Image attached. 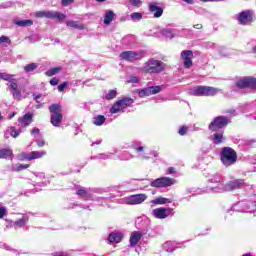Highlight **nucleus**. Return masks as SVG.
<instances>
[{"label":"nucleus","mask_w":256,"mask_h":256,"mask_svg":"<svg viewBox=\"0 0 256 256\" xmlns=\"http://www.w3.org/2000/svg\"><path fill=\"white\" fill-rule=\"evenodd\" d=\"M101 143H103L102 139H98L95 142H92L91 147H95V145H101Z\"/></svg>","instance_id":"obj_63"},{"label":"nucleus","mask_w":256,"mask_h":256,"mask_svg":"<svg viewBox=\"0 0 256 256\" xmlns=\"http://www.w3.org/2000/svg\"><path fill=\"white\" fill-rule=\"evenodd\" d=\"M76 195H78V197H82V199L93 198V194H91V190L86 188H79L76 192Z\"/></svg>","instance_id":"obj_27"},{"label":"nucleus","mask_w":256,"mask_h":256,"mask_svg":"<svg viewBox=\"0 0 256 256\" xmlns=\"http://www.w3.org/2000/svg\"><path fill=\"white\" fill-rule=\"evenodd\" d=\"M28 41H29V43H37V41H39V39H37L36 36H30V37H28Z\"/></svg>","instance_id":"obj_59"},{"label":"nucleus","mask_w":256,"mask_h":256,"mask_svg":"<svg viewBox=\"0 0 256 256\" xmlns=\"http://www.w3.org/2000/svg\"><path fill=\"white\" fill-rule=\"evenodd\" d=\"M208 189L212 191V193H224L225 182L208 184Z\"/></svg>","instance_id":"obj_22"},{"label":"nucleus","mask_w":256,"mask_h":256,"mask_svg":"<svg viewBox=\"0 0 256 256\" xmlns=\"http://www.w3.org/2000/svg\"><path fill=\"white\" fill-rule=\"evenodd\" d=\"M67 27H73L74 29H78L79 31H83L85 29V25L81 24L77 21L70 20L66 22Z\"/></svg>","instance_id":"obj_32"},{"label":"nucleus","mask_w":256,"mask_h":256,"mask_svg":"<svg viewBox=\"0 0 256 256\" xmlns=\"http://www.w3.org/2000/svg\"><path fill=\"white\" fill-rule=\"evenodd\" d=\"M135 43V37L134 36H126L122 39V45L125 47H131Z\"/></svg>","instance_id":"obj_37"},{"label":"nucleus","mask_w":256,"mask_h":256,"mask_svg":"<svg viewBox=\"0 0 256 256\" xmlns=\"http://www.w3.org/2000/svg\"><path fill=\"white\" fill-rule=\"evenodd\" d=\"M14 24L18 25V27H31L33 25L32 20H14Z\"/></svg>","instance_id":"obj_36"},{"label":"nucleus","mask_w":256,"mask_h":256,"mask_svg":"<svg viewBox=\"0 0 256 256\" xmlns=\"http://www.w3.org/2000/svg\"><path fill=\"white\" fill-rule=\"evenodd\" d=\"M113 19H115V13L113 10H107L104 15V25H111Z\"/></svg>","instance_id":"obj_28"},{"label":"nucleus","mask_w":256,"mask_h":256,"mask_svg":"<svg viewBox=\"0 0 256 256\" xmlns=\"http://www.w3.org/2000/svg\"><path fill=\"white\" fill-rule=\"evenodd\" d=\"M29 165L27 164H13L11 166V171H23L25 169H28Z\"/></svg>","instance_id":"obj_41"},{"label":"nucleus","mask_w":256,"mask_h":256,"mask_svg":"<svg viewBox=\"0 0 256 256\" xmlns=\"http://www.w3.org/2000/svg\"><path fill=\"white\" fill-rule=\"evenodd\" d=\"M236 19L240 25H251L255 21V12L253 10H244L236 15Z\"/></svg>","instance_id":"obj_8"},{"label":"nucleus","mask_w":256,"mask_h":256,"mask_svg":"<svg viewBox=\"0 0 256 256\" xmlns=\"http://www.w3.org/2000/svg\"><path fill=\"white\" fill-rule=\"evenodd\" d=\"M145 57L144 51H124L120 54V58L123 61H128L130 63H135V61H140Z\"/></svg>","instance_id":"obj_10"},{"label":"nucleus","mask_w":256,"mask_h":256,"mask_svg":"<svg viewBox=\"0 0 256 256\" xmlns=\"http://www.w3.org/2000/svg\"><path fill=\"white\" fill-rule=\"evenodd\" d=\"M154 205H165L166 203H171V200L169 198L164 197H158L151 201Z\"/></svg>","instance_id":"obj_38"},{"label":"nucleus","mask_w":256,"mask_h":256,"mask_svg":"<svg viewBox=\"0 0 256 256\" xmlns=\"http://www.w3.org/2000/svg\"><path fill=\"white\" fill-rule=\"evenodd\" d=\"M18 122L22 127H28V125L33 123V115L31 113H27L22 118H19Z\"/></svg>","instance_id":"obj_24"},{"label":"nucleus","mask_w":256,"mask_h":256,"mask_svg":"<svg viewBox=\"0 0 256 256\" xmlns=\"http://www.w3.org/2000/svg\"><path fill=\"white\" fill-rule=\"evenodd\" d=\"M212 141H213L214 145H219V144L223 143V132L215 133L212 136Z\"/></svg>","instance_id":"obj_39"},{"label":"nucleus","mask_w":256,"mask_h":256,"mask_svg":"<svg viewBox=\"0 0 256 256\" xmlns=\"http://www.w3.org/2000/svg\"><path fill=\"white\" fill-rule=\"evenodd\" d=\"M142 181H144V185H151L156 189L171 187V185H175V179L170 177H160L155 180H152L151 182L149 180H142Z\"/></svg>","instance_id":"obj_5"},{"label":"nucleus","mask_w":256,"mask_h":256,"mask_svg":"<svg viewBox=\"0 0 256 256\" xmlns=\"http://www.w3.org/2000/svg\"><path fill=\"white\" fill-rule=\"evenodd\" d=\"M150 95H157L163 91V86H150L148 87Z\"/></svg>","instance_id":"obj_42"},{"label":"nucleus","mask_w":256,"mask_h":256,"mask_svg":"<svg viewBox=\"0 0 256 256\" xmlns=\"http://www.w3.org/2000/svg\"><path fill=\"white\" fill-rule=\"evenodd\" d=\"M130 19H132L134 22L141 21V19H143V14L140 12H134L130 15Z\"/></svg>","instance_id":"obj_45"},{"label":"nucleus","mask_w":256,"mask_h":256,"mask_svg":"<svg viewBox=\"0 0 256 256\" xmlns=\"http://www.w3.org/2000/svg\"><path fill=\"white\" fill-rule=\"evenodd\" d=\"M149 11L154 15L155 19H159L163 15V7L157 2L149 3Z\"/></svg>","instance_id":"obj_19"},{"label":"nucleus","mask_w":256,"mask_h":256,"mask_svg":"<svg viewBox=\"0 0 256 256\" xmlns=\"http://www.w3.org/2000/svg\"><path fill=\"white\" fill-rule=\"evenodd\" d=\"M0 159H13V150L9 148L0 149Z\"/></svg>","instance_id":"obj_29"},{"label":"nucleus","mask_w":256,"mask_h":256,"mask_svg":"<svg viewBox=\"0 0 256 256\" xmlns=\"http://www.w3.org/2000/svg\"><path fill=\"white\" fill-rule=\"evenodd\" d=\"M181 58L183 59V65L185 69H191V67H193V51L191 50L182 51Z\"/></svg>","instance_id":"obj_18"},{"label":"nucleus","mask_w":256,"mask_h":256,"mask_svg":"<svg viewBox=\"0 0 256 256\" xmlns=\"http://www.w3.org/2000/svg\"><path fill=\"white\" fill-rule=\"evenodd\" d=\"M5 215H7V209H5V207L0 206V219H3Z\"/></svg>","instance_id":"obj_55"},{"label":"nucleus","mask_w":256,"mask_h":256,"mask_svg":"<svg viewBox=\"0 0 256 256\" xmlns=\"http://www.w3.org/2000/svg\"><path fill=\"white\" fill-rule=\"evenodd\" d=\"M134 157L135 156L128 151H124L118 156L120 161H130V159H133Z\"/></svg>","instance_id":"obj_40"},{"label":"nucleus","mask_w":256,"mask_h":256,"mask_svg":"<svg viewBox=\"0 0 256 256\" xmlns=\"http://www.w3.org/2000/svg\"><path fill=\"white\" fill-rule=\"evenodd\" d=\"M220 157L225 167H231L237 163V152L230 147L223 148Z\"/></svg>","instance_id":"obj_4"},{"label":"nucleus","mask_w":256,"mask_h":256,"mask_svg":"<svg viewBox=\"0 0 256 256\" xmlns=\"http://www.w3.org/2000/svg\"><path fill=\"white\" fill-rule=\"evenodd\" d=\"M8 87H10L14 99H17V101H21L22 99H25V97L21 95V90H19V85H17V82L11 81L8 84Z\"/></svg>","instance_id":"obj_20"},{"label":"nucleus","mask_w":256,"mask_h":256,"mask_svg":"<svg viewBox=\"0 0 256 256\" xmlns=\"http://www.w3.org/2000/svg\"><path fill=\"white\" fill-rule=\"evenodd\" d=\"M162 35L167 39H173V37H175L177 33L175 32V29L165 28L162 30Z\"/></svg>","instance_id":"obj_33"},{"label":"nucleus","mask_w":256,"mask_h":256,"mask_svg":"<svg viewBox=\"0 0 256 256\" xmlns=\"http://www.w3.org/2000/svg\"><path fill=\"white\" fill-rule=\"evenodd\" d=\"M31 135H33V137H35V139L41 137V135L39 134V128H34V129L31 131Z\"/></svg>","instance_id":"obj_53"},{"label":"nucleus","mask_w":256,"mask_h":256,"mask_svg":"<svg viewBox=\"0 0 256 256\" xmlns=\"http://www.w3.org/2000/svg\"><path fill=\"white\" fill-rule=\"evenodd\" d=\"M135 101L132 98L126 97L118 100L111 108L110 113H123L127 107H131Z\"/></svg>","instance_id":"obj_6"},{"label":"nucleus","mask_w":256,"mask_h":256,"mask_svg":"<svg viewBox=\"0 0 256 256\" xmlns=\"http://www.w3.org/2000/svg\"><path fill=\"white\" fill-rule=\"evenodd\" d=\"M138 95H139V97H149V96H151V94L149 92V87L144 88L142 90H138Z\"/></svg>","instance_id":"obj_46"},{"label":"nucleus","mask_w":256,"mask_h":256,"mask_svg":"<svg viewBox=\"0 0 256 256\" xmlns=\"http://www.w3.org/2000/svg\"><path fill=\"white\" fill-rule=\"evenodd\" d=\"M50 85H52L53 87H55V85H59V79L57 78H52L50 80Z\"/></svg>","instance_id":"obj_58"},{"label":"nucleus","mask_w":256,"mask_h":256,"mask_svg":"<svg viewBox=\"0 0 256 256\" xmlns=\"http://www.w3.org/2000/svg\"><path fill=\"white\" fill-rule=\"evenodd\" d=\"M173 173H175V168L169 167V168L167 169V174H168V175H173Z\"/></svg>","instance_id":"obj_64"},{"label":"nucleus","mask_w":256,"mask_h":256,"mask_svg":"<svg viewBox=\"0 0 256 256\" xmlns=\"http://www.w3.org/2000/svg\"><path fill=\"white\" fill-rule=\"evenodd\" d=\"M45 155H47V151H32L24 154V158L27 161H33V159H41V157H45Z\"/></svg>","instance_id":"obj_21"},{"label":"nucleus","mask_w":256,"mask_h":256,"mask_svg":"<svg viewBox=\"0 0 256 256\" xmlns=\"http://www.w3.org/2000/svg\"><path fill=\"white\" fill-rule=\"evenodd\" d=\"M230 211H236V213H255L256 202H251L248 200L240 201V202L234 204L231 207V210H228V213Z\"/></svg>","instance_id":"obj_3"},{"label":"nucleus","mask_w":256,"mask_h":256,"mask_svg":"<svg viewBox=\"0 0 256 256\" xmlns=\"http://www.w3.org/2000/svg\"><path fill=\"white\" fill-rule=\"evenodd\" d=\"M35 15L40 18L56 19V21H63L67 17L65 14L57 11H38Z\"/></svg>","instance_id":"obj_12"},{"label":"nucleus","mask_w":256,"mask_h":256,"mask_svg":"<svg viewBox=\"0 0 256 256\" xmlns=\"http://www.w3.org/2000/svg\"><path fill=\"white\" fill-rule=\"evenodd\" d=\"M0 77L1 79H4V81H13V76L9 75V74H4V73H0Z\"/></svg>","instance_id":"obj_48"},{"label":"nucleus","mask_w":256,"mask_h":256,"mask_svg":"<svg viewBox=\"0 0 256 256\" xmlns=\"http://www.w3.org/2000/svg\"><path fill=\"white\" fill-rule=\"evenodd\" d=\"M225 182V178L221 176V174H213L208 178V185L212 183H221Z\"/></svg>","instance_id":"obj_30"},{"label":"nucleus","mask_w":256,"mask_h":256,"mask_svg":"<svg viewBox=\"0 0 256 256\" xmlns=\"http://www.w3.org/2000/svg\"><path fill=\"white\" fill-rule=\"evenodd\" d=\"M207 47L208 49H217V50L221 49V47L217 46V44L213 42H209Z\"/></svg>","instance_id":"obj_54"},{"label":"nucleus","mask_w":256,"mask_h":256,"mask_svg":"<svg viewBox=\"0 0 256 256\" xmlns=\"http://www.w3.org/2000/svg\"><path fill=\"white\" fill-rule=\"evenodd\" d=\"M128 83H139V78L137 76H130Z\"/></svg>","instance_id":"obj_56"},{"label":"nucleus","mask_w":256,"mask_h":256,"mask_svg":"<svg viewBox=\"0 0 256 256\" xmlns=\"http://www.w3.org/2000/svg\"><path fill=\"white\" fill-rule=\"evenodd\" d=\"M187 131H189V127L182 126V127H180L178 133H179V135L183 136V135H187Z\"/></svg>","instance_id":"obj_50"},{"label":"nucleus","mask_w":256,"mask_h":256,"mask_svg":"<svg viewBox=\"0 0 256 256\" xmlns=\"http://www.w3.org/2000/svg\"><path fill=\"white\" fill-rule=\"evenodd\" d=\"M48 109L51 113L50 123L53 127H59L63 121V108L59 104H52Z\"/></svg>","instance_id":"obj_2"},{"label":"nucleus","mask_w":256,"mask_h":256,"mask_svg":"<svg viewBox=\"0 0 256 256\" xmlns=\"http://www.w3.org/2000/svg\"><path fill=\"white\" fill-rule=\"evenodd\" d=\"M115 97H117V90H109L105 94L104 99H106L107 101H111V99H115Z\"/></svg>","instance_id":"obj_43"},{"label":"nucleus","mask_w":256,"mask_h":256,"mask_svg":"<svg viewBox=\"0 0 256 256\" xmlns=\"http://www.w3.org/2000/svg\"><path fill=\"white\" fill-rule=\"evenodd\" d=\"M61 71V67H55L51 68L48 71H46L47 77H53V75H57Z\"/></svg>","instance_id":"obj_44"},{"label":"nucleus","mask_w":256,"mask_h":256,"mask_svg":"<svg viewBox=\"0 0 256 256\" xmlns=\"http://www.w3.org/2000/svg\"><path fill=\"white\" fill-rule=\"evenodd\" d=\"M165 69V63L150 59L144 64V71L146 73H161Z\"/></svg>","instance_id":"obj_7"},{"label":"nucleus","mask_w":256,"mask_h":256,"mask_svg":"<svg viewBox=\"0 0 256 256\" xmlns=\"http://www.w3.org/2000/svg\"><path fill=\"white\" fill-rule=\"evenodd\" d=\"M230 118L227 116H217L214 120L209 124V130L217 132L219 129H223V127H227L229 125Z\"/></svg>","instance_id":"obj_11"},{"label":"nucleus","mask_w":256,"mask_h":256,"mask_svg":"<svg viewBox=\"0 0 256 256\" xmlns=\"http://www.w3.org/2000/svg\"><path fill=\"white\" fill-rule=\"evenodd\" d=\"M113 153L108 152V153H100L97 154L96 156H92L91 159L92 160H97V159H101L102 161H107V159H112Z\"/></svg>","instance_id":"obj_31"},{"label":"nucleus","mask_w":256,"mask_h":256,"mask_svg":"<svg viewBox=\"0 0 256 256\" xmlns=\"http://www.w3.org/2000/svg\"><path fill=\"white\" fill-rule=\"evenodd\" d=\"M65 87H67V82H64L58 86V91L63 92L65 91Z\"/></svg>","instance_id":"obj_57"},{"label":"nucleus","mask_w":256,"mask_h":256,"mask_svg":"<svg viewBox=\"0 0 256 256\" xmlns=\"http://www.w3.org/2000/svg\"><path fill=\"white\" fill-rule=\"evenodd\" d=\"M0 43H7V45H11V39H9L7 36H1Z\"/></svg>","instance_id":"obj_52"},{"label":"nucleus","mask_w":256,"mask_h":256,"mask_svg":"<svg viewBox=\"0 0 256 256\" xmlns=\"http://www.w3.org/2000/svg\"><path fill=\"white\" fill-rule=\"evenodd\" d=\"M43 97V94H33V99L36 101V103H39V99Z\"/></svg>","instance_id":"obj_60"},{"label":"nucleus","mask_w":256,"mask_h":256,"mask_svg":"<svg viewBox=\"0 0 256 256\" xmlns=\"http://www.w3.org/2000/svg\"><path fill=\"white\" fill-rule=\"evenodd\" d=\"M107 118L103 115H97L94 117L93 124L96 125V127H101L105 123Z\"/></svg>","instance_id":"obj_35"},{"label":"nucleus","mask_w":256,"mask_h":256,"mask_svg":"<svg viewBox=\"0 0 256 256\" xmlns=\"http://www.w3.org/2000/svg\"><path fill=\"white\" fill-rule=\"evenodd\" d=\"M243 185H245V180L243 179L230 180L225 184L224 191H237L238 189H241Z\"/></svg>","instance_id":"obj_16"},{"label":"nucleus","mask_w":256,"mask_h":256,"mask_svg":"<svg viewBox=\"0 0 256 256\" xmlns=\"http://www.w3.org/2000/svg\"><path fill=\"white\" fill-rule=\"evenodd\" d=\"M35 142L38 147H45V141L43 140V138H41V136L36 138Z\"/></svg>","instance_id":"obj_49"},{"label":"nucleus","mask_w":256,"mask_h":256,"mask_svg":"<svg viewBox=\"0 0 256 256\" xmlns=\"http://www.w3.org/2000/svg\"><path fill=\"white\" fill-rule=\"evenodd\" d=\"M175 213L173 212L172 208H156L152 210V216L155 217V219H167V217H173Z\"/></svg>","instance_id":"obj_13"},{"label":"nucleus","mask_w":256,"mask_h":256,"mask_svg":"<svg viewBox=\"0 0 256 256\" xmlns=\"http://www.w3.org/2000/svg\"><path fill=\"white\" fill-rule=\"evenodd\" d=\"M130 4L133 7H140L141 5H143V2L141 0H130Z\"/></svg>","instance_id":"obj_51"},{"label":"nucleus","mask_w":256,"mask_h":256,"mask_svg":"<svg viewBox=\"0 0 256 256\" xmlns=\"http://www.w3.org/2000/svg\"><path fill=\"white\" fill-rule=\"evenodd\" d=\"M2 247L6 249V251H13V253H17V250L11 249V247L7 246V244H2Z\"/></svg>","instance_id":"obj_61"},{"label":"nucleus","mask_w":256,"mask_h":256,"mask_svg":"<svg viewBox=\"0 0 256 256\" xmlns=\"http://www.w3.org/2000/svg\"><path fill=\"white\" fill-rule=\"evenodd\" d=\"M238 89H256V78L246 77L236 82Z\"/></svg>","instance_id":"obj_14"},{"label":"nucleus","mask_w":256,"mask_h":256,"mask_svg":"<svg viewBox=\"0 0 256 256\" xmlns=\"http://www.w3.org/2000/svg\"><path fill=\"white\" fill-rule=\"evenodd\" d=\"M36 68H37V64H35V63H30V64H28V65H26V66L24 67V71H25L26 73H31V71H35Z\"/></svg>","instance_id":"obj_47"},{"label":"nucleus","mask_w":256,"mask_h":256,"mask_svg":"<svg viewBox=\"0 0 256 256\" xmlns=\"http://www.w3.org/2000/svg\"><path fill=\"white\" fill-rule=\"evenodd\" d=\"M221 90L211 86H196L188 91L193 97H213Z\"/></svg>","instance_id":"obj_1"},{"label":"nucleus","mask_w":256,"mask_h":256,"mask_svg":"<svg viewBox=\"0 0 256 256\" xmlns=\"http://www.w3.org/2000/svg\"><path fill=\"white\" fill-rule=\"evenodd\" d=\"M122 240L123 233L121 232H112L108 237L109 243H121Z\"/></svg>","instance_id":"obj_26"},{"label":"nucleus","mask_w":256,"mask_h":256,"mask_svg":"<svg viewBox=\"0 0 256 256\" xmlns=\"http://www.w3.org/2000/svg\"><path fill=\"white\" fill-rule=\"evenodd\" d=\"M132 149L135 150L139 159H150L149 154L145 153V146L141 141H134L131 145Z\"/></svg>","instance_id":"obj_15"},{"label":"nucleus","mask_w":256,"mask_h":256,"mask_svg":"<svg viewBox=\"0 0 256 256\" xmlns=\"http://www.w3.org/2000/svg\"><path fill=\"white\" fill-rule=\"evenodd\" d=\"M9 135L11 137H13L14 139H17V136L21 135V130L20 129L17 130V128H15V126H11L4 133L5 139H9Z\"/></svg>","instance_id":"obj_23"},{"label":"nucleus","mask_w":256,"mask_h":256,"mask_svg":"<svg viewBox=\"0 0 256 256\" xmlns=\"http://www.w3.org/2000/svg\"><path fill=\"white\" fill-rule=\"evenodd\" d=\"M17 216V220L11 222V227H14V229H21V227H25L29 223V215L18 213Z\"/></svg>","instance_id":"obj_17"},{"label":"nucleus","mask_w":256,"mask_h":256,"mask_svg":"<svg viewBox=\"0 0 256 256\" xmlns=\"http://www.w3.org/2000/svg\"><path fill=\"white\" fill-rule=\"evenodd\" d=\"M175 243L167 241L162 245V249L167 253H173V250L176 249Z\"/></svg>","instance_id":"obj_34"},{"label":"nucleus","mask_w":256,"mask_h":256,"mask_svg":"<svg viewBox=\"0 0 256 256\" xmlns=\"http://www.w3.org/2000/svg\"><path fill=\"white\" fill-rule=\"evenodd\" d=\"M147 201L146 194H134L120 199L122 205H141Z\"/></svg>","instance_id":"obj_9"},{"label":"nucleus","mask_w":256,"mask_h":256,"mask_svg":"<svg viewBox=\"0 0 256 256\" xmlns=\"http://www.w3.org/2000/svg\"><path fill=\"white\" fill-rule=\"evenodd\" d=\"M143 237V233L136 231L133 232L130 236V246L135 247L139 241H141V238Z\"/></svg>","instance_id":"obj_25"},{"label":"nucleus","mask_w":256,"mask_h":256,"mask_svg":"<svg viewBox=\"0 0 256 256\" xmlns=\"http://www.w3.org/2000/svg\"><path fill=\"white\" fill-rule=\"evenodd\" d=\"M73 1H75V0H62V5L64 7H67V5H69L70 3H73Z\"/></svg>","instance_id":"obj_62"}]
</instances>
